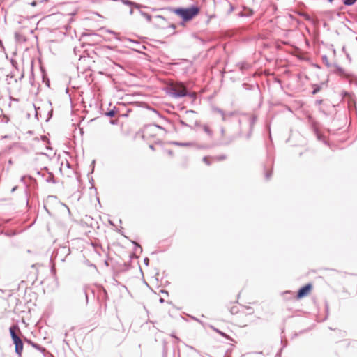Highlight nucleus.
<instances>
[{
    "mask_svg": "<svg viewBox=\"0 0 357 357\" xmlns=\"http://www.w3.org/2000/svg\"><path fill=\"white\" fill-rule=\"evenodd\" d=\"M74 52H75V54H77V50L76 47L74 48Z\"/></svg>",
    "mask_w": 357,
    "mask_h": 357,
    "instance_id": "58836bf2",
    "label": "nucleus"
},
{
    "mask_svg": "<svg viewBox=\"0 0 357 357\" xmlns=\"http://www.w3.org/2000/svg\"><path fill=\"white\" fill-rule=\"evenodd\" d=\"M334 68V72L338 73L339 75H345V72L342 68H341L337 64H333L332 66Z\"/></svg>",
    "mask_w": 357,
    "mask_h": 357,
    "instance_id": "9d476101",
    "label": "nucleus"
},
{
    "mask_svg": "<svg viewBox=\"0 0 357 357\" xmlns=\"http://www.w3.org/2000/svg\"><path fill=\"white\" fill-rule=\"evenodd\" d=\"M17 189V186H15L14 188H13V189L11 190V192H13L15 191V190Z\"/></svg>",
    "mask_w": 357,
    "mask_h": 357,
    "instance_id": "f704fd0d",
    "label": "nucleus"
},
{
    "mask_svg": "<svg viewBox=\"0 0 357 357\" xmlns=\"http://www.w3.org/2000/svg\"><path fill=\"white\" fill-rule=\"evenodd\" d=\"M249 10L250 9H248L246 11H245V14H248L249 13Z\"/></svg>",
    "mask_w": 357,
    "mask_h": 357,
    "instance_id": "ea45409f",
    "label": "nucleus"
},
{
    "mask_svg": "<svg viewBox=\"0 0 357 357\" xmlns=\"http://www.w3.org/2000/svg\"><path fill=\"white\" fill-rule=\"evenodd\" d=\"M213 328V330L215 331H216L218 333H219L222 337H225V338H227V339H229V340L231 339V337L229 335H227V334H225V333L220 331V330H218L217 328Z\"/></svg>",
    "mask_w": 357,
    "mask_h": 357,
    "instance_id": "6ab92c4d",
    "label": "nucleus"
},
{
    "mask_svg": "<svg viewBox=\"0 0 357 357\" xmlns=\"http://www.w3.org/2000/svg\"><path fill=\"white\" fill-rule=\"evenodd\" d=\"M155 128L162 129V128L160 126H157L155 124H151V125H148V126H145L144 131H149V130L152 131L153 129H155Z\"/></svg>",
    "mask_w": 357,
    "mask_h": 357,
    "instance_id": "f8f14e48",
    "label": "nucleus"
},
{
    "mask_svg": "<svg viewBox=\"0 0 357 357\" xmlns=\"http://www.w3.org/2000/svg\"><path fill=\"white\" fill-rule=\"evenodd\" d=\"M253 14V11L252 10H249L248 14H245V12L242 11L238 13V16L240 17H250Z\"/></svg>",
    "mask_w": 357,
    "mask_h": 357,
    "instance_id": "a211bd4d",
    "label": "nucleus"
},
{
    "mask_svg": "<svg viewBox=\"0 0 357 357\" xmlns=\"http://www.w3.org/2000/svg\"><path fill=\"white\" fill-rule=\"evenodd\" d=\"M144 264H145L146 266H148L149 262V259L148 258H145V259H144Z\"/></svg>",
    "mask_w": 357,
    "mask_h": 357,
    "instance_id": "c756f323",
    "label": "nucleus"
},
{
    "mask_svg": "<svg viewBox=\"0 0 357 357\" xmlns=\"http://www.w3.org/2000/svg\"><path fill=\"white\" fill-rule=\"evenodd\" d=\"M195 126L201 128L209 137V138L211 139L213 137V132L208 125L201 124L200 123L196 121Z\"/></svg>",
    "mask_w": 357,
    "mask_h": 357,
    "instance_id": "423d86ee",
    "label": "nucleus"
},
{
    "mask_svg": "<svg viewBox=\"0 0 357 357\" xmlns=\"http://www.w3.org/2000/svg\"><path fill=\"white\" fill-rule=\"evenodd\" d=\"M10 121V118L7 115H2L0 116V121L4 123H8Z\"/></svg>",
    "mask_w": 357,
    "mask_h": 357,
    "instance_id": "f3484780",
    "label": "nucleus"
},
{
    "mask_svg": "<svg viewBox=\"0 0 357 357\" xmlns=\"http://www.w3.org/2000/svg\"><path fill=\"white\" fill-rule=\"evenodd\" d=\"M172 153V151H169V154H170V155H171Z\"/></svg>",
    "mask_w": 357,
    "mask_h": 357,
    "instance_id": "a18cd8bd",
    "label": "nucleus"
},
{
    "mask_svg": "<svg viewBox=\"0 0 357 357\" xmlns=\"http://www.w3.org/2000/svg\"><path fill=\"white\" fill-rule=\"evenodd\" d=\"M20 181H21L22 182H24V181H25V176H22V177H21V178H20Z\"/></svg>",
    "mask_w": 357,
    "mask_h": 357,
    "instance_id": "72a5a7b5",
    "label": "nucleus"
},
{
    "mask_svg": "<svg viewBox=\"0 0 357 357\" xmlns=\"http://www.w3.org/2000/svg\"><path fill=\"white\" fill-rule=\"evenodd\" d=\"M329 2L332 3L334 0H328Z\"/></svg>",
    "mask_w": 357,
    "mask_h": 357,
    "instance_id": "c03bdc74",
    "label": "nucleus"
},
{
    "mask_svg": "<svg viewBox=\"0 0 357 357\" xmlns=\"http://www.w3.org/2000/svg\"><path fill=\"white\" fill-rule=\"evenodd\" d=\"M33 347L43 353L45 357H47V355H50V352L47 351L44 347L38 344H33Z\"/></svg>",
    "mask_w": 357,
    "mask_h": 357,
    "instance_id": "1a4fd4ad",
    "label": "nucleus"
},
{
    "mask_svg": "<svg viewBox=\"0 0 357 357\" xmlns=\"http://www.w3.org/2000/svg\"><path fill=\"white\" fill-rule=\"evenodd\" d=\"M155 19L158 21V23L165 21V18L161 15H156Z\"/></svg>",
    "mask_w": 357,
    "mask_h": 357,
    "instance_id": "412c9836",
    "label": "nucleus"
},
{
    "mask_svg": "<svg viewBox=\"0 0 357 357\" xmlns=\"http://www.w3.org/2000/svg\"><path fill=\"white\" fill-rule=\"evenodd\" d=\"M320 90V88L319 86L316 87L314 89V90L312 91V94H316Z\"/></svg>",
    "mask_w": 357,
    "mask_h": 357,
    "instance_id": "bb28decb",
    "label": "nucleus"
},
{
    "mask_svg": "<svg viewBox=\"0 0 357 357\" xmlns=\"http://www.w3.org/2000/svg\"><path fill=\"white\" fill-rule=\"evenodd\" d=\"M116 112L114 110H109V112H106V116L109 117H113L115 116Z\"/></svg>",
    "mask_w": 357,
    "mask_h": 357,
    "instance_id": "b1692460",
    "label": "nucleus"
},
{
    "mask_svg": "<svg viewBox=\"0 0 357 357\" xmlns=\"http://www.w3.org/2000/svg\"><path fill=\"white\" fill-rule=\"evenodd\" d=\"M27 342L31 344L33 347V344H36L35 342H32L31 340H27Z\"/></svg>",
    "mask_w": 357,
    "mask_h": 357,
    "instance_id": "473e14b6",
    "label": "nucleus"
},
{
    "mask_svg": "<svg viewBox=\"0 0 357 357\" xmlns=\"http://www.w3.org/2000/svg\"><path fill=\"white\" fill-rule=\"evenodd\" d=\"M272 175V171H266L265 172V178L266 179L268 180L271 177Z\"/></svg>",
    "mask_w": 357,
    "mask_h": 357,
    "instance_id": "393cba45",
    "label": "nucleus"
},
{
    "mask_svg": "<svg viewBox=\"0 0 357 357\" xmlns=\"http://www.w3.org/2000/svg\"><path fill=\"white\" fill-rule=\"evenodd\" d=\"M167 27L172 28L173 30H174L176 28V26L174 24H171L168 25Z\"/></svg>",
    "mask_w": 357,
    "mask_h": 357,
    "instance_id": "c85d7f7f",
    "label": "nucleus"
},
{
    "mask_svg": "<svg viewBox=\"0 0 357 357\" xmlns=\"http://www.w3.org/2000/svg\"><path fill=\"white\" fill-rule=\"evenodd\" d=\"M122 3L126 5V6H128L130 7V15H132L133 14V10H134V8H137L138 10H139V8L142 7L139 4H137L135 2H132L130 0H122Z\"/></svg>",
    "mask_w": 357,
    "mask_h": 357,
    "instance_id": "6e6552de",
    "label": "nucleus"
},
{
    "mask_svg": "<svg viewBox=\"0 0 357 357\" xmlns=\"http://www.w3.org/2000/svg\"><path fill=\"white\" fill-rule=\"evenodd\" d=\"M209 160H210V158L207 156H204L202 159L203 162L204 163H206L207 165H210L211 163V161H210Z\"/></svg>",
    "mask_w": 357,
    "mask_h": 357,
    "instance_id": "5701e85b",
    "label": "nucleus"
},
{
    "mask_svg": "<svg viewBox=\"0 0 357 357\" xmlns=\"http://www.w3.org/2000/svg\"><path fill=\"white\" fill-rule=\"evenodd\" d=\"M312 286L311 284H307L306 285L302 287L297 293V298L300 299L305 296H306L310 291Z\"/></svg>",
    "mask_w": 357,
    "mask_h": 357,
    "instance_id": "39448f33",
    "label": "nucleus"
},
{
    "mask_svg": "<svg viewBox=\"0 0 357 357\" xmlns=\"http://www.w3.org/2000/svg\"><path fill=\"white\" fill-rule=\"evenodd\" d=\"M217 112L222 115V121H225L226 120V114H225L224 111L220 109H217Z\"/></svg>",
    "mask_w": 357,
    "mask_h": 357,
    "instance_id": "4be33fe9",
    "label": "nucleus"
},
{
    "mask_svg": "<svg viewBox=\"0 0 357 357\" xmlns=\"http://www.w3.org/2000/svg\"><path fill=\"white\" fill-rule=\"evenodd\" d=\"M225 130L224 128H221L220 132H221V135L222 137L225 135Z\"/></svg>",
    "mask_w": 357,
    "mask_h": 357,
    "instance_id": "7c9ffc66",
    "label": "nucleus"
},
{
    "mask_svg": "<svg viewBox=\"0 0 357 357\" xmlns=\"http://www.w3.org/2000/svg\"><path fill=\"white\" fill-rule=\"evenodd\" d=\"M97 35L96 34H92V35H89V36H96Z\"/></svg>",
    "mask_w": 357,
    "mask_h": 357,
    "instance_id": "37998d69",
    "label": "nucleus"
},
{
    "mask_svg": "<svg viewBox=\"0 0 357 357\" xmlns=\"http://www.w3.org/2000/svg\"><path fill=\"white\" fill-rule=\"evenodd\" d=\"M160 303H163V302H164L163 298H160Z\"/></svg>",
    "mask_w": 357,
    "mask_h": 357,
    "instance_id": "a19ab883",
    "label": "nucleus"
},
{
    "mask_svg": "<svg viewBox=\"0 0 357 357\" xmlns=\"http://www.w3.org/2000/svg\"><path fill=\"white\" fill-rule=\"evenodd\" d=\"M229 8L227 11V15H230L234 10V6L229 1L226 2Z\"/></svg>",
    "mask_w": 357,
    "mask_h": 357,
    "instance_id": "2eb2a0df",
    "label": "nucleus"
},
{
    "mask_svg": "<svg viewBox=\"0 0 357 357\" xmlns=\"http://www.w3.org/2000/svg\"><path fill=\"white\" fill-rule=\"evenodd\" d=\"M342 1L347 6H351L355 3L356 0H342Z\"/></svg>",
    "mask_w": 357,
    "mask_h": 357,
    "instance_id": "aec40b11",
    "label": "nucleus"
},
{
    "mask_svg": "<svg viewBox=\"0 0 357 357\" xmlns=\"http://www.w3.org/2000/svg\"><path fill=\"white\" fill-rule=\"evenodd\" d=\"M237 66H238V68L241 72H243L244 70H248L250 67V64L246 62L238 63L237 64Z\"/></svg>",
    "mask_w": 357,
    "mask_h": 357,
    "instance_id": "9b49d317",
    "label": "nucleus"
},
{
    "mask_svg": "<svg viewBox=\"0 0 357 357\" xmlns=\"http://www.w3.org/2000/svg\"><path fill=\"white\" fill-rule=\"evenodd\" d=\"M134 244L135 245V250H137V249H139L140 251L142 252V247L140 246V245H139L138 243L134 242Z\"/></svg>",
    "mask_w": 357,
    "mask_h": 357,
    "instance_id": "cd10ccee",
    "label": "nucleus"
},
{
    "mask_svg": "<svg viewBox=\"0 0 357 357\" xmlns=\"http://www.w3.org/2000/svg\"><path fill=\"white\" fill-rule=\"evenodd\" d=\"M172 144H175L176 146H195L197 149H205L208 147L207 145H205V144L197 145L192 142L182 143V142H172Z\"/></svg>",
    "mask_w": 357,
    "mask_h": 357,
    "instance_id": "0eeeda50",
    "label": "nucleus"
},
{
    "mask_svg": "<svg viewBox=\"0 0 357 357\" xmlns=\"http://www.w3.org/2000/svg\"><path fill=\"white\" fill-rule=\"evenodd\" d=\"M31 6H36V1H33V2H32V3H31Z\"/></svg>",
    "mask_w": 357,
    "mask_h": 357,
    "instance_id": "c9c22d12",
    "label": "nucleus"
},
{
    "mask_svg": "<svg viewBox=\"0 0 357 357\" xmlns=\"http://www.w3.org/2000/svg\"><path fill=\"white\" fill-rule=\"evenodd\" d=\"M199 8L198 6H192L189 8H178L174 10V13L179 15L183 21H189L198 15Z\"/></svg>",
    "mask_w": 357,
    "mask_h": 357,
    "instance_id": "f03ea898",
    "label": "nucleus"
},
{
    "mask_svg": "<svg viewBox=\"0 0 357 357\" xmlns=\"http://www.w3.org/2000/svg\"><path fill=\"white\" fill-rule=\"evenodd\" d=\"M180 122H181V125H183L184 126H188V125L186 123H185L183 121H181Z\"/></svg>",
    "mask_w": 357,
    "mask_h": 357,
    "instance_id": "2f4dec72",
    "label": "nucleus"
},
{
    "mask_svg": "<svg viewBox=\"0 0 357 357\" xmlns=\"http://www.w3.org/2000/svg\"><path fill=\"white\" fill-rule=\"evenodd\" d=\"M139 12L142 16H144L148 22H151V16L149 14L142 11L140 9L139 10Z\"/></svg>",
    "mask_w": 357,
    "mask_h": 357,
    "instance_id": "dca6fc26",
    "label": "nucleus"
},
{
    "mask_svg": "<svg viewBox=\"0 0 357 357\" xmlns=\"http://www.w3.org/2000/svg\"><path fill=\"white\" fill-rule=\"evenodd\" d=\"M186 113L187 114H188V113H195V112L192 111V110H190V111H187Z\"/></svg>",
    "mask_w": 357,
    "mask_h": 357,
    "instance_id": "e433bc0d",
    "label": "nucleus"
},
{
    "mask_svg": "<svg viewBox=\"0 0 357 357\" xmlns=\"http://www.w3.org/2000/svg\"><path fill=\"white\" fill-rule=\"evenodd\" d=\"M149 148L152 150H154V146L153 145H150L149 146Z\"/></svg>",
    "mask_w": 357,
    "mask_h": 357,
    "instance_id": "4c0bfd02",
    "label": "nucleus"
},
{
    "mask_svg": "<svg viewBox=\"0 0 357 357\" xmlns=\"http://www.w3.org/2000/svg\"><path fill=\"white\" fill-rule=\"evenodd\" d=\"M45 180L47 183H54V176L52 174L49 175Z\"/></svg>",
    "mask_w": 357,
    "mask_h": 357,
    "instance_id": "a878e982",
    "label": "nucleus"
},
{
    "mask_svg": "<svg viewBox=\"0 0 357 357\" xmlns=\"http://www.w3.org/2000/svg\"><path fill=\"white\" fill-rule=\"evenodd\" d=\"M321 60L323 61V63L327 66V67H331L332 65L330 63V62L328 61V57L326 55H323L321 56Z\"/></svg>",
    "mask_w": 357,
    "mask_h": 357,
    "instance_id": "4468645a",
    "label": "nucleus"
},
{
    "mask_svg": "<svg viewBox=\"0 0 357 357\" xmlns=\"http://www.w3.org/2000/svg\"><path fill=\"white\" fill-rule=\"evenodd\" d=\"M257 116L255 114H243L238 119L240 130L238 135H232L224 139L222 144L225 145L231 143L238 136L245 134L246 138L250 139L252 136L254 125L257 121Z\"/></svg>",
    "mask_w": 357,
    "mask_h": 357,
    "instance_id": "f257e3e1",
    "label": "nucleus"
},
{
    "mask_svg": "<svg viewBox=\"0 0 357 357\" xmlns=\"http://www.w3.org/2000/svg\"><path fill=\"white\" fill-rule=\"evenodd\" d=\"M227 158V156L225 155H220L215 157H212L211 160L212 161H220L224 160Z\"/></svg>",
    "mask_w": 357,
    "mask_h": 357,
    "instance_id": "ddd939ff",
    "label": "nucleus"
},
{
    "mask_svg": "<svg viewBox=\"0 0 357 357\" xmlns=\"http://www.w3.org/2000/svg\"><path fill=\"white\" fill-rule=\"evenodd\" d=\"M233 114H234V113H233V112H231V113H229V116H232Z\"/></svg>",
    "mask_w": 357,
    "mask_h": 357,
    "instance_id": "79ce46f5",
    "label": "nucleus"
},
{
    "mask_svg": "<svg viewBox=\"0 0 357 357\" xmlns=\"http://www.w3.org/2000/svg\"><path fill=\"white\" fill-rule=\"evenodd\" d=\"M9 330L11 338L15 344V352L19 356H21L23 350V342L20 337L16 333V331H20V329L17 326L13 325L12 326H10Z\"/></svg>",
    "mask_w": 357,
    "mask_h": 357,
    "instance_id": "7ed1b4c3",
    "label": "nucleus"
},
{
    "mask_svg": "<svg viewBox=\"0 0 357 357\" xmlns=\"http://www.w3.org/2000/svg\"><path fill=\"white\" fill-rule=\"evenodd\" d=\"M170 94L176 98L191 96L182 84L172 86L170 89Z\"/></svg>",
    "mask_w": 357,
    "mask_h": 357,
    "instance_id": "20e7f679",
    "label": "nucleus"
}]
</instances>
